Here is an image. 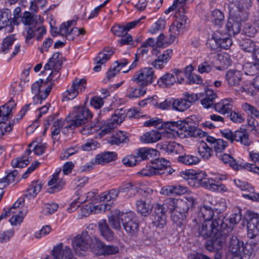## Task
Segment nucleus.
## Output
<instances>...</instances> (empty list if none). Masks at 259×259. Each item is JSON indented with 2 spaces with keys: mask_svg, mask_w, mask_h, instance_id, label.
<instances>
[{
  "mask_svg": "<svg viewBox=\"0 0 259 259\" xmlns=\"http://www.w3.org/2000/svg\"><path fill=\"white\" fill-rule=\"evenodd\" d=\"M206 174L203 176L202 178L199 180L200 185L206 189L211 191L221 192H227L228 189L226 186L221 182H218L215 178H206Z\"/></svg>",
  "mask_w": 259,
  "mask_h": 259,
  "instance_id": "nucleus-17",
  "label": "nucleus"
},
{
  "mask_svg": "<svg viewBox=\"0 0 259 259\" xmlns=\"http://www.w3.org/2000/svg\"><path fill=\"white\" fill-rule=\"evenodd\" d=\"M128 59L123 58L116 61L106 73V77L108 80H112V78L120 71L123 67L128 63Z\"/></svg>",
  "mask_w": 259,
  "mask_h": 259,
  "instance_id": "nucleus-29",
  "label": "nucleus"
},
{
  "mask_svg": "<svg viewBox=\"0 0 259 259\" xmlns=\"http://www.w3.org/2000/svg\"><path fill=\"white\" fill-rule=\"evenodd\" d=\"M213 67H215V63L211 61L205 60L199 64L198 71L201 74L207 73L211 70Z\"/></svg>",
  "mask_w": 259,
  "mask_h": 259,
  "instance_id": "nucleus-60",
  "label": "nucleus"
},
{
  "mask_svg": "<svg viewBox=\"0 0 259 259\" xmlns=\"http://www.w3.org/2000/svg\"><path fill=\"white\" fill-rule=\"evenodd\" d=\"M178 162L188 165H192L198 164L200 159L197 156L192 154H185L179 156L177 158Z\"/></svg>",
  "mask_w": 259,
  "mask_h": 259,
  "instance_id": "nucleus-47",
  "label": "nucleus"
},
{
  "mask_svg": "<svg viewBox=\"0 0 259 259\" xmlns=\"http://www.w3.org/2000/svg\"><path fill=\"white\" fill-rule=\"evenodd\" d=\"M180 175L186 180L196 181L199 182V180H201L203 176L205 175V172L202 171H196L194 169H187L182 171Z\"/></svg>",
  "mask_w": 259,
  "mask_h": 259,
  "instance_id": "nucleus-39",
  "label": "nucleus"
},
{
  "mask_svg": "<svg viewBox=\"0 0 259 259\" xmlns=\"http://www.w3.org/2000/svg\"><path fill=\"white\" fill-rule=\"evenodd\" d=\"M32 147V150L36 155H40L42 154L47 147V144L46 143H36L35 142H33L28 145V149H31Z\"/></svg>",
  "mask_w": 259,
  "mask_h": 259,
  "instance_id": "nucleus-59",
  "label": "nucleus"
},
{
  "mask_svg": "<svg viewBox=\"0 0 259 259\" xmlns=\"http://www.w3.org/2000/svg\"><path fill=\"white\" fill-rule=\"evenodd\" d=\"M44 19L40 15H31L30 13L25 12L22 18V22L28 27L26 29L24 35L26 41L34 36V28L43 23Z\"/></svg>",
  "mask_w": 259,
  "mask_h": 259,
  "instance_id": "nucleus-6",
  "label": "nucleus"
},
{
  "mask_svg": "<svg viewBox=\"0 0 259 259\" xmlns=\"http://www.w3.org/2000/svg\"><path fill=\"white\" fill-rule=\"evenodd\" d=\"M196 124L192 117H191L183 121L166 122L164 126L173 132L171 134L172 137L175 134L181 138L191 137L201 139L205 137L206 133L201 129L196 128Z\"/></svg>",
  "mask_w": 259,
  "mask_h": 259,
  "instance_id": "nucleus-2",
  "label": "nucleus"
},
{
  "mask_svg": "<svg viewBox=\"0 0 259 259\" xmlns=\"http://www.w3.org/2000/svg\"><path fill=\"white\" fill-rule=\"evenodd\" d=\"M52 255L53 259H75L70 247L68 246H63L62 243L54 247Z\"/></svg>",
  "mask_w": 259,
  "mask_h": 259,
  "instance_id": "nucleus-20",
  "label": "nucleus"
},
{
  "mask_svg": "<svg viewBox=\"0 0 259 259\" xmlns=\"http://www.w3.org/2000/svg\"><path fill=\"white\" fill-rule=\"evenodd\" d=\"M155 79L153 69L152 67H144L136 72L132 80L139 85L147 86L152 83Z\"/></svg>",
  "mask_w": 259,
  "mask_h": 259,
  "instance_id": "nucleus-10",
  "label": "nucleus"
},
{
  "mask_svg": "<svg viewBox=\"0 0 259 259\" xmlns=\"http://www.w3.org/2000/svg\"><path fill=\"white\" fill-rule=\"evenodd\" d=\"M226 241L225 235L221 234L211 237V239L205 245L206 248L209 251H212L214 248L220 249L225 244Z\"/></svg>",
  "mask_w": 259,
  "mask_h": 259,
  "instance_id": "nucleus-30",
  "label": "nucleus"
},
{
  "mask_svg": "<svg viewBox=\"0 0 259 259\" xmlns=\"http://www.w3.org/2000/svg\"><path fill=\"white\" fill-rule=\"evenodd\" d=\"M17 175V170H14L10 172L5 177L0 179V190L1 191L10 184L14 182L15 179Z\"/></svg>",
  "mask_w": 259,
  "mask_h": 259,
  "instance_id": "nucleus-53",
  "label": "nucleus"
},
{
  "mask_svg": "<svg viewBox=\"0 0 259 259\" xmlns=\"http://www.w3.org/2000/svg\"><path fill=\"white\" fill-rule=\"evenodd\" d=\"M151 164L155 171H157V175H160L163 173L162 170L166 169L170 165V161L163 158L155 159L151 162Z\"/></svg>",
  "mask_w": 259,
  "mask_h": 259,
  "instance_id": "nucleus-45",
  "label": "nucleus"
},
{
  "mask_svg": "<svg viewBox=\"0 0 259 259\" xmlns=\"http://www.w3.org/2000/svg\"><path fill=\"white\" fill-rule=\"evenodd\" d=\"M42 185L38 182H33L27 188L25 196L28 199L35 197L41 189Z\"/></svg>",
  "mask_w": 259,
  "mask_h": 259,
  "instance_id": "nucleus-51",
  "label": "nucleus"
},
{
  "mask_svg": "<svg viewBox=\"0 0 259 259\" xmlns=\"http://www.w3.org/2000/svg\"><path fill=\"white\" fill-rule=\"evenodd\" d=\"M16 104L14 101L10 100L5 105L0 107V123L8 124L12 130V126L10 122H7L12 116V111L15 109Z\"/></svg>",
  "mask_w": 259,
  "mask_h": 259,
  "instance_id": "nucleus-22",
  "label": "nucleus"
},
{
  "mask_svg": "<svg viewBox=\"0 0 259 259\" xmlns=\"http://www.w3.org/2000/svg\"><path fill=\"white\" fill-rule=\"evenodd\" d=\"M157 146L160 149L168 153L179 154L184 151L183 146L174 141L163 142L158 144Z\"/></svg>",
  "mask_w": 259,
  "mask_h": 259,
  "instance_id": "nucleus-24",
  "label": "nucleus"
},
{
  "mask_svg": "<svg viewBox=\"0 0 259 259\" xmlns=\"http://www.w3.org/2000/svg\"><path fill=\"white\" fill-rule=\"evenodd\" d=\"M184 98L175 99L172 98V109L178 111L183 112L189 107Z\"/></svg>",
  "mask_w": 259,
  "mask_h": 259,
  "instance_id": "nucleus-55",
  "label": "nucleus"
},
{
  "mask_svg": "<svg viewBox=\"0 0 259 259\" xmlns=\"http://www.w3.org/2000/svg\"><path fill=\"white\" fill-rule=\"evenodd\" d=\"M119 193L118 189H112L108 191L102 193L97 196V199L101 202L109 201L115 199L117 197Z\"/></svg>",
  "mask_w": 259,
  "mask_h": 259,
  "instance_id": "nucleus-48",
  "label": "nucleus"
},
{
  "mask_svg": "<svg viewBox=\"0 0 259 259\" xmlns=\"http://www.w3.org/2000/svg\"><path fill=\"white\" fill-rule=\"evenodd\" d=\"M241 108L250 117V119H248V124L250 126L255 127L258 124V123L254 120V118L259 119V110L247 103L242 104Z\"/></svg>",
  "mask_w": 259,
  "mask_h": 259,
  "instance_id": "nucleus-26",
  "label": "nucleus"
},
{
  "mask_svg": "<svg viewBox=\"0 0 259 259\" xmlns=\"http://www.w3.org/2000/svg\"><path fill=\"white\" fill-rule=\"evenodd\" d=\"M139 187L135 184L130 182H125L122 183L119 187L118 190L119 192H127L130 193L129 197L131 195H134L139 192Z\"/></svg>",
  "mask_w": 259,
  "mask_h": 259,
  "instance_id": "nucleus-49",
  "label": "nucleus"
},
{
  "mask_svg": "<svg viewBox=\"0 0 259 259\" xmlns=\"http://www.w3.org/2000/svg\"><path fill=\"white\" fill-rule=\"evenodd\" d=\"M186 215L176 210L171 213V220L178 226H181L185 221Z\"/></svg>",
  "mask_w": 259,
  "mask_h": 259,
  "instance_id": "nucleus-61",
  "label": "nucleus"
},
{
  "mask_svg": "<svg viewBox=\"0 0 259 259\" xmlns=\"http://www.w3.org/2000/svg\"><path fill=\"white\" fill-rule=\"evenodd\" d=\"M53 87V83L47 84L46 81L40 79L31 85V92L34 96L33 97L34 104H41L49 95Z\"/></svg>",
  "mask_w": 259,
  "mask_h": 259,
  "instance_id": "nucleus-5",
  "label": "nucleus"
},
{
  "mask_svg": "<svg viewBox=\"0 0 259 259\" xmlns=\"http://www.w3.org/2000/svg\"><path fill=\"white\" fill-rule=\"evenodd\" d=\"M196 199L192 196H185L183 199L177 200V210L186 214L190 207L196 203Z\"/></svg>",
  "mask_w": 259,
  "mask_h": 259,
  "instance_id": "nucleus-28",
  "label": "nucleus"
},
{
  "mask_svg": "<svg viewBox=\"0 0 259 259\" xmlns=\"http://www.w3.org/2000/svg\"><path fill=\"white\" fill-rule=\"evenodd\" d=\"M120 215L121 212L119 210H115L108 218L110 226L115 229L119 230L121 228Z\"/></svg>",
  "mask_w": 259,
  "mask_h": 259,
  "instance_id": "nucleus-52",
  "label": "nucleus"
},
{
  "mask_svg": "<svg viewBox=\"0 0 259 259\" xmlns=\"http://www.w3.org/2000/svg\"><path fill=\"white\" fill-rule=\"evenodd\" d=\"M111 30L114 35L118 37H121L127 34L123 23L114 25L112 26Z\"/></svg>",
  "mask_w": 259,
  "mask_h": 259,
  "instance_id": "nucleus-64",
  "label": "nucleus"
},
{
  "mask_svg": "<svg viewBox=\"0 0 259 259\" xmlns=\"http://www.w3.org/2000/svg\"><path fill=\"white\" fill-rule=\"evenodd\" d=\"M98 227L101 235L107 241H111L114 238V234L109 228L105 220H102L98 223Z\"/></svg>",
  "mask_w": 259,
  "mask_h": 259,
  "instance_id": "nucleus-41",
  "label": "nucleus"
},
{
  "mask_svg": "<svg viewBox=\"0 0 259 259\" xmlns=\"http://www.w3.org/2000/svg\"><path fill=\"white\" fill-rule=\"evenodd\" d=\"M234 141L239 142L244 146H249L251 143V141L249 139V135L247 130L240 128L235 131Z\"/></svg>",
  "mask_w": 259,
  "mask_h": 259,
  "instance_id": "nucleus-38",
  "label": "nucleus"
},
{
  "mask_svg": "<svg viewBox=\"0 0 259 259\" xmlns=\"http://www.w3.org/2000/svg\"><path fill=\"white\" fill-rule=\"evenodd\" d=\"M223 219L221 218L215 219L212 222H204L195 223L194 232L199 236L207 239L222 234L219 231L220 226L223 224Z\"/></svg>",
  "mask_w": 259,
  "mask_h": 259,
  "instance_id": "nucleus-4",
  "label": "nucleus"
},
{
  "mask_svg": "<svg viewBox=\"0 0 259 259\" xmlns=\"http://www.w3.org/2000/svg\"><path fill=\"white\" fill-rule=\"evenodd\" d=\"M210 19L212 23L214 25L218 28H220L224 23L225 16L222 11L215 9L211 12Z\"/></svg>",
  "mask_w": 259,
  "mask_h": 259,
  "instance_id": "nucleus-50",
  "label": "nucleus"
},
{
  "mask_svg": "<svg viewBox=\"0 0 259 259\" xmlns=\"http://www.w3.org/2000/svg\"><path fill=\"white\" fill-rule=\"evenodd\" d=\"M146 90L144 88H136L130 87L127 90V97L130 98H137L145 94Z\"/></svg>",
  "mask_w": 259,
  "mask_h": 259,
  "instance_id": "nucleus-58",
  "label": "nucleus"
},
{
  "mask_svg": "<svg viewBox=\"0 0 259 259\" xmlns=\"http://www.w3.org/2000/svg\"><path fill=\"white\" fill-rule=\"evenodd\" d=\"M91 238L88 233L83 232L81 234L77 235L72 240V247L76 253L81 254V251L87 250L91 244Z\"/></svg>",
  "mask_w": 259,
  "mask_h": 259,
  "instance_id": "nucleus-14",
  "label": "nucleus"
},
{
  "mask_svg": "<svg viewBox=\"0 0 259 259\" xmlns=\"http://www.w3.org/2000/svg\"><path fill=\"white\" fill-rule=\"evenodd\" d=\"M113 53V49L109 47L105 48L102 52L99 53L98 56L95 58V62L96 65L94 67V71L96 72L100 71L102 65L109 60Z\"/></svg>",
  "mask_w": 259,
  "mask_h": 259,
  "instance_id": "nucleus-21",
  "label": "nucleus"
},
{
  "mask_svg": "<svg viewBox=\"0 0 259 259\" xmlns=\"http://www.w3.org/2000/svg\"><path fill=\"white\" fill-rule=\"evenodd\" d=\"M198 151L204 160H208L212 155L213 151L204 141H201L198 143Z\"/></svg>",
  "mask_w": 259,
  "mask_h": 259,
  "instance_id": "nucleus-43",
  "label": "nucleus"
},
{
  "mask_svg": "<svg viewBox=\"0 0 259 259\" xmlns=\"http://www.w3.org/2000/svg\"><path fill=\"white\" fill-rule=\"evenodd\" d=\"M124 114L121 113V111L116 110L108 121L107 124L114 127L117 125L120 124L124 120Z\"/></svg>",
  "mask_w": 259,
  "mask_h": 259,
  "instance_id": "nucleus-56",
  "label": "nucleus"
},
{
  "mask_svg": "<svg viewBox=\"0 0 259 259\" xmlns=\"http://www.w3.org/2000/svg\"><path fill=\"white\" fill-rule=\"evenodd\" d=\"M31 152V149H28L22 156L13 159L11 161L12 166L13 167L22 168L27 165L31 160L28 157Z\"/></svg>",
  "mask_w": 259,
  "mask_h": 259,
  "instance_id": "nucleus-35",
  "label": "nucleus"
},
{
  "mask_svg": "<svg viewBox=\"0 0 259 259\" xmlns=\"http://www.w3.org/2000/svg\"><path fill=\"white\" fill-rule=\"evenodd\" d=\"M64 61V59L61 53L59 52L54 53L48 63L45 64L42 73H46L47 71L51 70L49 77V79L51 80V75L59 72Z\"/></svg>",
  "mask_w": 259,
  "mask_h": 259,
  "instance_id": "nucleus-11",
  "label": "nucleus"
},
{
  "mask_svg": "<svg viewBox=\"0 0 259 259\" xmlns=\"http://www.w3.org/2000/svg\"><path fill=\"white\" fill-rule=\"evenodd\" d=\"M162 137L161 133L157 130H151L143 134L140 138L142 143L152 144L160 140Z\"/></svg>",
  "mask_w": 259,
  "mask_h": 259,
  "instance_id": "nucleus-31",
  "label": "nucleus"
},
{
  "mask_svg": "<svg viewBox=\"0 0 259 259\" xmlns=\"http://www.w3.org/2000/svg\"><path fill=\"white\" fill-rule=\"evenodd\" d=\"M253 0H232L228 5L229 16L225 28L228 33L220 31L214 32L212 39L217 47L228 49L232 44L229 36L235 35L241 30L242 23L245 22L250 14Z\"/></svg>",
  "mask_w": 259,
  "mask_h": 259,
  "instance_id": "nucleus-1",
  "label": "nucleus"
},
{
  "mask_svg": "<svg viewBox=\"0 0 259 259\" xmlns=\"http://www.w3.org/2000/svg\"><path fill=\"white\" fill-rule=\"evenodd\" d=\"M217 157L223 163L229 165L235 170L245 169L259 175V168L254 164L247 162L239 164L231 155L226 153L217 154Z\"/></svg>",
  "mask_w": 259,
  "mask_h": 259,
  "instance_id": "nucleus-7",
  "label": "nucleus"
},
{
  "mask_svg": "<svg viewBox=\"0 0 259 259\" xmlns=\"http://www.w3.org/2000/svg\"><path fill=\"white\" fill-rule=\"evenodd\" d=\"M254 88L253 83L243 84L237 90V92L240 94H245L247 96H252L254 95Z\"/></svg>",
  "mask_w": 259,
  "mask_h": 259,
  "instance_id": "nucleus-63",
  "label": "nucleus"
},
{
  "mask_svg": "<svg viewBox=\"0 0 259 259\" xmlns=\"http://www.w3.org/2000/svg\"><path fill=\"white\" fill-rule=\"evenodd\" d=\"M117 154L114 152H105L96 155L95 163L98 164H104L116 159Z\"/></svg>",
  "mask_w": 259,
  "mask_h": 259,
  "instance_id": "nucleus-40",
  "label": "nucleus"
},
{
  "mask_svg": "<svg viewBox=\"0 0 259 259\" xmlns=\"http://www.w3.org/2000/svg\"><path fill=\"white\" fill-rule=\"evenodd\" d=\"M240 46L242 49L246 52L251 53L257 46L255 43L250 39H246L240 42Z\"/></svg>",
  "mask_w": 259,
  "mask_h": 259,
  "instance_id": "nucleus-62",
  "label": "nucleus"
},
{
  "mask_svg": "<svg viewBox=\"0 0 259 259\" xmlns=\"http://www.w3.org/2000/svg\"><path fill=\"white\" fill-rule=\"evenodd\" d=\"M56 114H53L49 116L46 120L44 125L46 130H47L48 126L52 124L51 128L52 138L55 140H58L59 139V135L60 133V129L62 127L64 121L61 118L56 119Z\"/></svg>",
  "mask_w": 259,
  "mask_h": 259,
  "instance_id": "nucleus-19",
  "label": "nucleus"
},
{
  "mask_svg": "<svg viewBox=\"0 0 259 259\" xmlns=\"http://www.w3.org/2000/svg\"><path fill=\"white\" fill-rule=\"evenodd\" d=\"M206 141L213 147L217 154L221 153L228 146L227 142L224 140L211 136H206Z\"/></svg>",
  "mask_w": 259,
  "mask_h": 259,
  "instance_id": "nucleus-32",
  "label": "nucleus"
},
{
  "mask_svg": "<svg viewBox=\"0 0 259 259\" xmlns=\"http://www.w3.org/2000/svg\"><path fill=\"white\" fill-rule=\"evenodd\" d=\"M136 206L137 210L143 216H147L152 210V205L150 201L143 200L137 201Z\"/></svg>",
  "mask_w": 259,
  "mask_h": 259,
  "instance_id": "nucleus-44",
  "label": "nucleus"
},
{
  "mask_svg": "<svg viewBox=\"0 0 259 259\" xmlns=\"http://www.w3.org/2000/svg\"><path fill=\"white\" fill-rule=\"evenodd\" d=\"M225 78L229 86H237L242 79V74L240 71L230 69L226 72Z\"/></svg>",
  "mask_w": 259,
  "mask_h": 259,
  "instance_id": "nucleus-33",
  "label": "nucleus"
},
{
  "mask_svg": "<svg viewBox=\"0 0 259 259\" xmlns=\"http://www.w3.org/2000/svg\"><path fill=\"white\" fill-rule=\"evenodd\" d=\"M137 154L140 161L156 157L158 154V151L155 149L143 147L138 149Z\"/></svg>",
  "mask_w": 259,
  "mask_h": 259,
  "instance_id": "nucleus-36",
  "label": "nucleus"
},
{
  "mask_svg": "<svg viewBox=\"0 0 259 259\" xmlns=\"http://www.w3.org/2000/svg\"><path fill=\"white\" fill-rule=\"evenodd\" d=\"M234 183L243 191L242 196L244 198L259 202V193L255 192L253 187L249 183L240 179H234Z\"/></svg>",
  "mask_w": 259,
  "mask_h": 259,
  "instance_id": "nucleus-12",
  "label": "nucleus"
},
{
  "mask_svg": "<svg viewBox=\"0 0 259 259\" xmlns=\"http://www.w3.org/2000/svg\"><path fill=\"white\" fill-rule=\"evenodd\" d=\"M128 140V137L125 132L118 131L113 133L108 143L111 145H119L120 144L125 143Z\"/></svg>",
  "mask_w": 259,
  "mask_h": 259,
  "instance_id": "nucleus-42",
  "label": "nucleus"
},
{
  "mask_svg": "<svg viewBox=\"0 0 259 259\" xmlns=\"http://www.w3.org/2000/svg\"><path fill=\"white\" fill-rule=\"evenodd\" d=\"M16 24V20L12 18L9 9H3L0 10V30L4 29L5 32L11 33L14 30V25Z\"/></svg>",
  "mask_w": 259,
  "mask_h": 259,
  "instance_id": "nucleus-15",
  "label": "nucleus"
},
{
  "mask_svg": "<svg viewBox=\"0 0 259 259\" xmlns=\"http://www.w3.org/2000/svg\"><path fill=\"white\" fill-rule=\"evenodd\" d=\"M61 170L57 169L50 177L48 182V192L54 193L61 191L66 184L65 181L61 177Z\"/></svg>",
  "mask_w": 259,
  "mask_h": 259,
  "instance_id": "nucleus-13",
  "label": "nucleus"
},
{
  "mask_svg": "<svg viewBox=\"0 0 259 259\" xmlns=\"http://www.w3.org/2000/svg\"><path fill=\"white\" fill-rule=\"evenodd\" d=\"M213 216L214 211L211 207L204 205L200 207L197 217L194 220V222H212L211 219Z\"/></svg>",
  "mask_w": 259,
  "mask_h": 259,
  "instance_id": "nucleus-27",
  "label": "nucleus"
},
{
  "mask_svg": "<svg viewBox=\"0 0 259 259\" xmlns=\"http://www.w3.org/2000/svg\"><path fill=\"white\" fill-rule=\"evenodd\" d=\"M247 220V235L249 238L252 239L259 234V214L248 211Z\"/></svg>",
  "mask_w": 259,
  "mask_h": 259,
  "instance_id": "nucleus-16",
  "label": "nucleus"
},
{
  "mask_svg": "<svg viewBox=\"0 0 259 259\" xmlns=\"http://www.w3.org/2000/svg\"><path fill=\"white\" fill-rule=\"evenodd\" d=\"M257 249V243L252 240L245 244L236 237H233L230 240L229 250L234 257H238L239 259L246 256L249 257Z\"/></svg>",
  "mask_w": 259,
  "mask_h": 259,
  "instance_id": "nucleus-3",
  "label": "nucleus"
},
{
  "mask_svg": "<svg viewBox=\"0 0 259 259\" xmlns=\"http://www.w3.org/2000/svg\"><path fill=\"white\" fill-rule=\"evenodd\" d=\"M234 100L228 98L221 100L213 105L214 110L222 115L229 114L232 110Z\"/></svg>",
  "mask_w": 259,
  "mask_h": 259,
  "instance_id": "nucleus-25",
  "label": "nucleus"
},
{
  "mask_svg": "<svg viewBox=\"0 0 259 259\" xmlns=\"http://www.w3.org/2000/svg\"><path fill=\"white\" fill-rule=\"evenodd\" d=\"M173 15L176 20L170 26L169 30L171 36L176 37L186 28L188 19L184 14L174 13Z\"/></svg>",
  "mask_w": 259,
  "mask_h": 259,
  "instance_id": "nucleus-18",
  "label": "nucleus"
},
{
  "mask_svg": "<svg viewBox=\"0 0 259 259\" xmlns=\"http://www.w3.org/2000/svg\"><path fill=\"white\" fill-rule=\"evenodd\" d=\"M251 58L254 64L247 63L243 67V70L247 75L253 74V69L256 68V65H259V46H257L251 53Z\"/></svg>",
  "mask_w": 259,
  "mask_h": 259,
  "instance_id": "nucleus-34",
  "label": "nucleus"
},
{
  "mask_svg": "<svg viewBox=\"0 0 259 259\" xmlns=\"http://www.w3.org/2000/svg\"><path fill=\"white\" fill-rule=\"evenodd\" d=\"M153 224L156 227L163 228L166 225V215L164 208L160 204L156 203L154 207V215H153Z\"/></svg>",
  "mask_w": 259,
  "mask_h": 259,
  "instance_id": "nucleus-23",
  "label": "nucleus"
},
{
  "mask_svg": "<svg viewBox=\"0 0 259 259\" xmlns=\"http://www.w3.org/2000/svg\"><path fill=\"white\" fill-rule=\"evenodd\" d=\"M166 23V21L165 17H161L152 24L149 30V32L152 34H156L165 28Z\"/></svg>",
  "mask_w": 259,
  "mask_h": 259,
  "instance_id": "nucleus-54",
  "label": "nucleus"
},
{
  "mask_svg": "<svg viewBox=\"0 0 259 259\" xmlns=\"http://www.w3.org/2000/svg\"><path fill=\"white\" fill-rule=\"evenodd\" d=\"M87 87V80L84 78H75L67 90L63 94V100H71L84 92Z\"/></svg>",
  "mask_w": 259,
  "mask_h": 259,
  "instance_id": "nucleus-9",
  "label": "nucleus"
},
{
  "mask_svg": "<svg viewBox=\"0 0 259 259\" xmlns=\"http://www.w3.org/2000/svg\"><path fill=\"white\" fill-rule=\"evenodd\" d=\"M217 61L219 63L215 65V67L218 70H222L228 67L231 65L232 60L230 56L227 53H221L218 55Z\"/></svg>",
  "mask_w": 259,
  "mask_h": 259,
  "instance_id": "nucleus-37",
  "label": "nucleus"
},
{
  "mask_svg": "<svg viewBox=\"0 0 259 259\" xmlns=\"http://www.w3.org/2000/svg\"><path fill=\"white\" fill-rule=\"evenodd\" d=\"M172 98H167L163 101H160L159 100L156 101L154 97H153L152 101V105L157 108L166 110L169 108H172Z\"/></svg>",
  "mask_w": 259,
  "mask_h": 259,
  "instance_id": "nucleus-57",
  "label": "nucleus"
},
{
  "mask_svg": "<svg viewBox=\"0 0 259 259\" xmlns=\"http://www.w3.org/2000/svg\"><path fill=\"white\" fill-rule=\"evenodd\" d=\"M176 81L175 77L172 74L166 73L158 79L157 83L159 86L166 88L172 85Z\"/></svg>",
  "mask_w": 259,
  "mask_h": 259,
  "instance_id": "nucleus-46",
  "label": "nucleus"
},
{
  "mask_svg": "<svg viewBox=\"0 0 259 259\" xmlns=\"http://www.w3.org/2000/svg\"><path fill=\"white\" fill-rule=\"evenodd\" d=\"M72 119L71 125L78 127L85 123L93 117L90 110L83 106H75L72 113Z\"/></svg>",
  "mask_w": 259,
  "mask_h": 259,
  "instance_id": "nucleus-8",
  "label": "nucleus"
}]
</instances>
